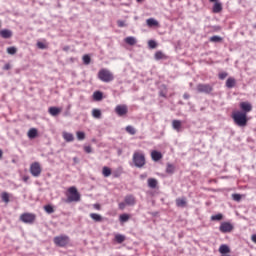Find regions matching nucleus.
<instances>
[{
  "label": "nucleus",
  "mask_w": 256,
  "mask_h": 256,
  "mask_svg": "<svg viewBox=\"0 0 256 256\" xmlns=\"http://www.w3.org/2000/svg\"><path fill=\"white\" fill-rule=\"evenodd\" d=\"M68 197L66 200V203H73L81 201V194H79V191H77V188L75 186H72L68 189Z\"/></svg>",
  "instance_id": "1"
},
{
  "label": "nucleus",
  "mask_w": 256,
  "mask_h": 256,
  "mask_svg": "<svg viewBox=\"0 0 256 256\" xmlns=\"http://www.w3.org/2000/svg\"><path fill=\"white\" fill-rule=\"evenodd\" d=\"M232 118L238 127H245L247 125V114L243 112H236Z\"/></svg>",
  "instance_id": "2"
},
{
  "label": "nucleus",
  "mask_w": 256,
  "mask_h": 256,
  "mask_svg": "<svg viewBox=\"0 0 256 256\" xmlns=\"http://www.w3.org/2000/svg\"><path fill=\"white\" fill-rule=\"evenodd\" d=\"M98 79L100 81H103V83H111L113 79H115V76H113V73L107 69H101L98 72Z\"/></svg>",
  "instance_id": "3"
},
{
  "label": "nucleus",
  "mask_w": 256,
  "mask_h": 256,
  "mask_svg": "<svg viewBox=\"0 0 256 256\" xmlns=\"http://www.w3.org/2000/svg\"><path fill=\"white\" fill-rule=\"evenodd\" d=\"M132 160L135 167L138 169H141V167H143L146 163L145 154L143 152H134Z\"/></svg>",
  "instance_id": "4"
},
{
  "label": "nucleus",
  "mask_w": 256,
  "mask_h": 256,
  "mask_svg": "<svg viewBox=\"0 0 256 256\" xmlns=\"http://www.w3.org/2000/svg\"><path fill=\"white\" fill-rule=\"evenodd\" d=\"M196 89L198 93H204L205 95L213 92V86L211 84H198Z\"/></svg>",
  "instance_id": "5"
},
{
  "label": "nucleus",
  "mask_w": 256,
  "mask_h": 256,
  "mask_svg": "<svg viewBox=\"0 0 256 256\" xmlns=\"http://www.w3.org/2000/svg\"><path fill=\"white\" fill-rule=\"evenodd\" d=\"M54 243L58 247H65V245H67L69 243V236H65V235L56 236L54 238Z\"/></svg>",
  "instance_id": "6"
},
{
  "label": "nucleus",
  "mask_w": 256,
  "mask_h": 256,
  "mask_svg": "<svg viewBox=\"0 0 256 256\" xmlns=\"http://www.w3.org/2000/svg\"><path fill=\"white\" fill-rule=\"evenodd\" d=\"M115 113L118 115V117H125V115L129 113V108L125 104L117 105L115 107Z\"/></svg>",
  "instance_id": "7"
},
{
  "label": "nucleus",
  "mask_w": 256,
  "mask_h": 256,
  "mask_svg": "<svg viewBox=\"0 0 256 256\" xmlns=\"http://www.w3.org/2000/svg\"><path fill=\"white\" fill-rule=\"evenodd\" d=\"M30 173L33 177H39V175H41V164H39V162L32 163Z\"/></svg>",
  "instance_id": "8"
},
{
  "label": "nucleus",
  "mask_w": 256,
  "mask_h": 256,
  "mask_svg": "<svg viewBox=\"0 0 256 256\" xmlns=\"http://www.w3.org/2000/svg\"><path fill=\"white\" fill-rule=\"evenodd\" d=\"M20 220L22 221V223H27L31 225V223H34L35 221V214L24 213L20 216Z\"/></svg>",
  "instance_id": "9"
},
{
  "label": "nucleus",
  "mask_w": 256,
  "mask_h": 256,
  "mask_svg": "<svg viewBox=\"0 0 256 256\" xmlns=\"http://www.w3.org/2000/svg\"><path fill=\"white\" fill-rule=\"evenodd\" d=\"M219 231L221 233H231L233 231V224L229 222H222L219 226Z\"/></svg>",
  "instance_id": "10"
},
{
  "label": "nucleus",
  "mask_w": 256,
  "mask_h": 256,
  "mask_svg": "<svg viewBox=\"0 0 256 256\" xmlns=\"http://www.w3.org/2000/svg\"><path fill=\"white\" fill-rule=\"evenodd\" d=\"M240 109L243 110L242 113H245L247 115V113L253 110V106L249 102H242L240 103Z\"/></svg>",
  "instance_id": "11"
},
{
  "label": "nucleus",
  "mask_w": 256,
  "mask_h": 256,
  "mask_svg": "<svg viewBox=\"0 0 256 256\" xmlns=\"http://www.w3.org/2000/svg\"><path fill=\"white\" fill-rule=\"evenodd\" d=\"M62 137L66 143H73V141H75V136L69 132H63Z\"/></svg>",
  "instance_id": "12"
},
{
  "label": "nucleus",
  "mask_w": 256,
  "mask_h": 256,
  "mask_svg": "<svg viewBox=\"0 0 256 256\" xmlns=\"http://www.w3.org/2000/svg\"><path fill=\"white\" fill-rule=\"evenodd\" d=\"M0 36L2 39H11V37H13V32L9 29H3L0 31Z\"/></svg>",
  "instance_id": "13"
},
{
  "label": "nucleus",
  "mask_w": 256,
  "mask_h": 256,
  "mask_svg": "<svg viewBox=\"0 0 256 256\" xmlns=\"http://www.w3.org/2000/svg\"><path fill=\"white\" fill-rule=\"evenodd\" d=\"M151 158H152V161H161V159H163V154H161V152L157 151V150H153L151 152Z\"/></svg>",
  "instance_id": "14"
},
{
  "label": "nucleus",
  "mask_w": 256,
  "mask_h": 256,
  "mask_svg": "<svg viewBox=\"0 0 256 256\" xmlns=\"http://www.w3.org/2000/svg\"><path fill=\"white\" fill-rule=\"evenodd\" d=\"M223 11V4L221 2H215L212 7V13H221Z\"/></svg>",
  "instance_id": "15"
},
{
  "label": "nucleus",
  "mask_w": 256,
  "mask_h": 256,
  "mask_svg": "<svg viewBox=\"0 0 256 256\" xmlns=\"http://www.w3.org/2000/svg\"><path fill=\"white\" fill-rule=\"evenodd\" d=\"M125 203L131 207L135 205V196L134 195H127L124 199Z\"/></svg>",
  "instance_id": "16"
},
{
  "label": "nucleus",
  "mask_w": 256,
  "mask_h": 256,
  "mask_svg": "<svg viewBox=\"0 0 256 256\" xmlns=\"http://www.w3.org/2000/svg\"><path fill=\"white\" fill-rule=\"evenodd\" d=\"M237 83V81L235 80V78L233 77H229L227 80H226V87L228 89H233V87H235V84Z\"/></svg>",
  "instance_id": "17"
},
{
  "label": "nucleus",
  "mask_w": 256,
  "mask_h": 256,
  "mask_svg": "<svg viewBox=\"0 0 256 256\" xmlns=\"http://www.w3.org/2000/svg\"><path fill=\"white\" fill-rule=\"evenodd\" d=\"M219 253L222 255H227V253H231V248H229L226 244H222L219 247Z\"/></svg>",
  "instance_id": "18"
},
{
  "label": "nucleus",
  "mask_w": 256,
  "mask_h": 256,
  "mask_svg": "<svg viewBox=\"0 0 256 256\" xmlns=\"http://www.w3.org/2000/svg\"><path fill=\"white\" fill-rule=\"evenodd\" d=\"M48 113H50L52 117H57V115L61 113V109L57 107H50Z\"/></svg>",
  "instance_id": "19"
},
{
  "label": "nucleus",
  "mask_w": 256,
  "mask_h": 256,
  "mask_svg": "<svg viewBox=\"0 0 256 256\" xmlns=\"http://www.w3.org/2000/svg\"><path fill=\"white\" fill-rule=\"evenodd\" d=\"M146 25L148 27H157V25H159V22L154 18H148L146 20Z\"/></svg>",
  "instance_id": "20"
},
{
  "label": "nucleus",
  "mask_w": 256,
  "mask_h": 256,
  "mask_svg": "<svg viewBox=\"0 0 256 256\" xmlns=\"http://www.w3.org/2000/svg\"><path fill=\"white\" fill-rule=\"evenodd\" d=\"M91 219L95 221L96 223H101L103 221V216L97 213H91L90 214Z\"/></svg>",
  "instance_id": "21"
},
{
  "label": "nucleus",
  "mask_w": 256,
  "mask_h": 256,
  "mask_svg": "<svg viewBox=\"0 0 256 256\" xmlns=\"http://www.w3.org/2000/svg\"><path fill=\"white\" fill-rule=\"evenodd\" d=\"M124 41H125V43H127V45H131V46H133L137 43V39L133 36L126 37Z\"/></svg>",
  "instance_id": "22"
},
{
  "label": "nucleus",
  "mask_w": 256,
  "mask_h": 256,
  "mask_svg": "<svg viewBox=\"0 0 256 256\" xmlns=\"http://www.w3.org/2000/svg\"><path fill=\"white\" fill-rule=\"evenodd\" d=\"M93 99H94V101H102L103 100V92L95 91L93 93Z\"/></svg>",
  "instance_id": "23"
},
{
  "label": "nucleus",
  "mask_w": 256,
  "mask_h": 256,
  "mask_svg": "<svg viewBox=\"0 0 256 256\" xmlns=\"http://www.w3.org/2000/svg\"><path fill=\"white\" fill-rule=\"evenodd\" d=\"M148 187H150V189H156L157 188V179L149 178L148 179Z\"/></svg>",
  "instance_id": "24"
},
{
  "label": "nucleus",
  "mask_w": 256,
  "mask_h": 256,
  "mask_svg": "<svg viewBox=\"0 0 256 256\" xmlns=\"http://www.w3.org/2000/svg\"><path fill=\"white\" fill-rule=\"evenodd\" d=\"M176 205L177 207H185V205H187V199L186 198L176 199Z\"/></svg>",
  "instance_id": "25"
},
{
  "label": "nucleus",
  "mask_w": 256,
  "mask_h": 256,
  "mask_svg": "<svg viewBox=\"0 0 256 256\" xmlns=\"http://www.w3.org/2000/svg\"><path fill=\"white\" fill-rule=\"evenodd\" d=\"M102 175L104 177H111V168L107 167V166H104L102 168Z\"/></svg>",
  "instance_id": "26"
},
{
  "label": "nucleus",
  "mask_w": 256,
  "mask_h": 256,
  "mask_svg": "<svg viewBox=\"0 0 256 256\" xmlns=\"http://www.w3.org/2000/svg\"><path fill=\"white\" fill-rule=\"evenodd\" d=\"M92 116L94 117V119H101V110L94 108L92 110Z\"/></svg>",
  "instance_id": "27"
},
{
  "label": "nucleus",
  "mask_w": 256,
  "mask_h": 256,
  "mask_svg": "<svg viewBox=\"0 0 256 256\" xmlns=\"http://www.w3.org/2000/svg\"><path fill=\"white\" fill-rule=\"evenodd\" d=\"M28 137H29V139H35V137H37V129L31 128L28 131Z\"/></svg>",
  "instance_id": "28"
},
{
  "label": "nucleus",
  "mask_w": 256,
  "mask_h": 256,
  "mask_svg": "<svg viewBox=\"0 0 256 256\" xmlns=\"http://www.w3.org/2000/svg\"><path fill=\"white\" fill-rule=\"evenodd\" d=\"M173 129L179 131L181 129V121L180 120H173L172 122Z\"/></svg>",
  "instance_id": "29"
},
{
  "label": "nucleus",
  "mask_w": 256,
  "mask_h": 256,
  "mask_svg": "<svg viewBox=\"0 0 256 256\" xmlns=\"http://www.w3.org/2000/svg\"><path fill=\"white\" fill-rule=\"evenodd\" d=\"M126 132H128L129 135H135L137 133V129L131 125H128L126 126Z\"/></svg>",
  "instance_id": "30"
},
{
  "label": "nucleus",
  "mask_w": 256,
  "mask_h": 256,
  "mask_svg": "<svg viewBox=\"0 0 256 256\" xmlns=\"http://www.w3.org/2000/svg\"><path fill=\"white\" fill-rule=\"evenodd\" d=\"M166 173L173 175L175 173V166L173 164H167Z\"/></svg>",
  "instance_id": "31"
},
{
  "label": "nucleus",
  "mask_w": 256,
  "mask_h": 256,
  "mask_svg": "<svg viewBox=\"0 0 256 256\" xmlns=\"http://www.w3.org/2000/svg\"><path fill=\"white\" fill-rule=\"evenodd\" d=\"M115 241L119 244L123 243L125 241V236L122 234H116L115 235Z\"/></svg>",
  "instance_id": "32"
},
{
  "label": "nucleus",
  "mask_w": 256,
  "mask_h": 256,
  "mask_svg": "<svg viewBox=\"0 0 256 256\" xmlns=\"http://www.w3.org/2000/svg\"><path fill=\"white\" fill-rule=\"evenodd\" d=\"M44 211H46V213H48L49 215H51V213H55V209H53V206L49 204L44 206Z\"/></svg>",
  "instance_id": "33"
},
{
  "label": "nucleus",
  "mask_w": 256,
  "mask_h": 256,
  "mask_svg": "<svg viewBox=\"0 0 256 256\" xmlns=\"http://www.w3.org/2000/svg\"><path fill=\"white\" fill-rule=\"evenodd\" d=\"M223 219V214L218 213L211 216V221H221Z\"/></svg>",
  "instance_id": "34"
},
{
  "label": "nucleus",
  "mask_w": 256,
  "mask_h": 256,
  "mask_svg": "<svg viewBox=\"0 0 256 256\" xmlns=\"http://www.w3.org/2000/svg\"><path fill=\"white\" fill-rule=\"evenodd\" d=\"M210 41L211 43H220V41H223V38L220 36H212L210 37Z\"/></svg>",
  "instance_id": "35"
},
{
  "label": "nucleus",
  "mask_w": 256,
  "mask_h": 256,
  "mask_svg": "<svg viewBox=\"0 0 256 256\" xmlns=\"http://www.w3.org/2000/svg\"><path fill=\"white\" fill-rule=\"evenodd\" d=\"M8 55H15L17 53V48L15 46H11L7 48Z\"/></svg>",
  "instance_id": "36"
},
{
  "label": "nucleus",
  "mask_w": 256,
  "mask_h": 256,
  "mask_svg": "<svg viewBox=\"0 0 256 256\" xmlns=\"http://www.w3.org/2000/svg\"><path fill=\"white\" fill-rule=\"evenodd\" d=\"M76 136H77L78 141H83L85 139V132L78 131L76 133Z\"/></svg>",
  "instance_id": "37"
},
{
  "label": "nucleus",
  "mask_w": 256,
  "mask_h": 256,
  "mask_svg": "<svg viewBox=\"0 0 256 256\" xmlns=\"http://www.w3.org/2000/svg\"><path fill=\"white\" fill-rule=\"evenodd\" d=\"M120 221L121 223H127V221H129V214H121Z\"/></svg>",
  "instance_id": "38"
},
{
  "label": "nucleus",
  "mask_w": 256,
  "mask_h": 256,
  "mask_svg": "<svg viewBox=\"0 0 256 256\" xmlns=\"http://www.w3.org/2000/svg\"><path fill=\"white\" fill-rule=\"evenodd\" d=\"M83 63H84V65H89V63H91V56H89L88 54L84 55Z\"/></svg>",
  "instance_id": "39"
},
{
  "label": "nucleus",
  "mask_w": 256,
  "mask_h": 256,
  "mask_svg": "<svg viewBox=\"0 0 256 256\" xmlns=\"http://www.w3.org/2000/svg\"><path fill=\"white\" fill-rule=\"evenodd\" d=\"M228 76H229V73H227V72H220V73L218 74V78H219L221 81H223L224 79H227Z\"/></svg>",
  "instance_id": "40"
},
{
  "label": "nucleus",
  "mask_w": 256,
  "mask_h": 256,
  "mask_svg": "<svg viewBox=\"0 0 256 256\" xmlns=\"http://www.w3.org/2000/svg\"><path fill=\"white\" fill-rule=\"evenodd\" d=\"M1 197H2V201H4V203H9V193L3 192Z\"/></svg>",
  "instance_id": "41"
},
{
  "label": "nucleus",
  "mask_w": 256,
  "mask_h": 256,
  "mask_svg": "<svg viewBox=\"0 0 256 256\" xmlns=\"http://www.w3.org/2000/svg\"><path fill=\"white\" fill-rule=\"evenodd\" d=\"M163 57H165V55L163 54V52L158 51L155 53V59L156 61H160V59H163Z\"/></svg>",
  "instance_id": "42"
},
{
  "label": "nucleus",
  "mask_w": 256,
  "mask_h": 256,
  "mask_svg": "<svg viewBox=\"0 0 256 256\" xmlns=\"http://www.w3.org/2000/svg\"><path fill=\"white\" fill-rule=\"evenodd\" d=\"M148 47H150V49H155V47H157V42H155L154 40H149Z\"/></svg>",
  "instance_id": "43"
},
{
  "label": "nucleus",
  "mask_w": 256,
  "mask_h": 256,
  "mask_svg": "<svg viewBox=\"0 0 256 256\" xmlns=\"http://www.w3.org/2000/svg\"><path fill=\"white\" fill-rule=\"evenodd\" d=\"M232 199L239 203V201H241V194H232Z\"/></svg>",
  "instance_id": "44"
},
{
  "label": "nucleus",
  "mask_w": 256,
  "mask_h": 256,
  "mask_svg": "<svg viewBox=\"0 0 256 256\" xmlns=\"http://www.w3.org/2000/svg\"><path fill=\"white\" fill-rule=\"evenodd\" d=\"M117 25H118V27H127V24L123 20H118Z\"/></svg>",
  "instance_id": "45"
},
{
  "label": "nucleus",
  "mask_w": 256,
  "mask_h": 256,
  "mask_svg": "<svg viewBox=\"0 0 256 256\" xmlns=\"http://www.w3.org/2000/svg\"><path fill=\"white\" fill-rule=\"evenodd\" d=\"M84 151L85 153H93V149L91 148V146H84Z\"/></svg>",
  "instance_id": "46"
},
{
  "label": "nucleus",
  "mask_w": 256,
  "mask_h": 256,
  "mask_svg": "<svg viewBox=\"0 0 256 256\" xmlns=\"http://www.w3.org/2000/svg\"><path fill=\"white\" fill-rule=\"evenodd\" d=\"M38 49H45V44L43 42H37Z\"/></svg>",
  "instance_id": "47"
},
{
  "label": "nucleus",
  "mask_w": 256,
  "mask_h": 256,
  "mask_svg": "<svg viewBox=\"0 0 256 256\" xmlns=\"http://www.w3.org/2000/svg\"><path fill=\"white\" fill-rule=\"evenodd\" d=\"M3 69H4V71H9V69H11V64H9V63L5 64Z\"/></svg>",
  "instance_id": "48"
},
{
  "label": "nucleus",
  "mask_w": 256,
  "mask_h": 256,
  "mask_svg": "<svg viewBox=\"0 0 256 256\" xmlns=\"http://www.w3.org/2000/svg\"><path fill=\"white\" fill-rule=\"evenodd\" d=\"M119 209H125V203H123V202L120 203V204H119Z\"/></svg>",
  "instance_id": "49"
},
{
  "label": "nucleus",
  "mask_w": 256,
  "mask_h": 256,
  "mask_svg": "<svg viewBox=\"0 0 256 256\" xmlns=\"http://www.w3.org/2000/svg\"><path fill=\"white\" fill-rule=\"evenodd\" d=\"M251 239H252L253 243H256V234H253Z\"/></svg>",
  "instance_id": "50"
},
{
  "label": "nucleus",
  "mask_w": 256,
  "mask_h": 256,
  "mask_svg": "<svg viewBox=\"0 0 256 256\" xmlns=\"http://www.w3.org/2000/svg\"><path fill=\"white\" fill-rule=\"evenodd\" d=\"M189 94H187V93H185L184 95H183V99H189Z\"/></svg>",
  "instance_id": "51"
},
{
  "label": "nucleus",
  "mask_w": 256,
  "mask_h": 256,
  "mask_svg": "<svg viewBox=\"0 0 256 256\" xmlns=\"http://www.w3.org/2000/svg\"><path fill=\"white\" fill-rule=\"evenodd\" d=\"M160 97H166V94H165V92H163V91H160Z\"/></svg>",
  "instance_id": "52"
},
{
  "label": "nucleus",
  "mask_w": 256,
  "mask_h": 256,
  "mask_svg": "<svg viewBox=\"0 0 256 256\" xmlns=\"http://www.w3.org/2000/svg\"><path fill=\"white\" fill-rule=\"evenodd\" d=\"M140 177H141L142 179H146V178H147V174H142Z\"/></svg>",
  "instance_id": "53"
},
{
  "label": "nucleus",
  "mask_w": 256,
  "mask_h": 256,
  "mask_svg": "<svg viewBox=\"0 0 256 256\" xmlns=\"http://www.w3.org/2000/svg\"><path fill=\"white\" fill-rule=\"evenodd\" d=\"M3 157V150L0 149V159Z\"/></svg>",
  "instance_id": "54"
},
{
  "label": "nucleus",
  "mask_w": 256,
  "mask_h": 256,
  "mask_svg": "<svg viewBox=\"0 0 256 256\" xmlns=\"http://www.w3.org/2000/svg\"><path fill=\"white\" fill-rule=\"evenodd\" d=\"M210 3H217L218 1L217 0H209Z\"/></svg>",
  "instance_id": "55"
},
{
  "label": "nucleus",
  "mask_w": 256,
  "mask_h": 256,
  "mask_svg": "<svg viewBox=\"0 0 256 256\" xmlns=\"http://www.w3.org/2000/svg\"><path fill=\"white\" fill-rule=\"evenodd\" d=\"M94 207H95V209H99V205L98 204L94 205Z\"/></svg>",
  "instance_id": "56"
},
{
  "label": "nucleus",
  "mask_w": 256,
  "mask_h": 256,
  "mask_svg": "<svg viewBox=\"0 0 256 256\" xmlns=\"http://www.w3.org/2000/svg\"><path fill=\"white\" fill-rule=\"evenodd\" d=\"M137 1V3H141V1H143V0H136Z\"/></svg>",
  "instance_id": "57"
},
{
  "label": "nucleus",
  "mask_w": 256,
  "mask_h": 256,
  "mask_svg": "<svg viewBox=\"0 0 256 256\" xmlns=\"http://www.w3.org/2000/svg\"><path fill=\"white\" fill-rule=\"evenodd\" d=\"M74 161H77V158H74Z\"/></svg>",
  "instance_id": "58"
},
{
  "label": "nucleus",
  "mask_w": 256,
  "mask_h": 256,
  "mask_svg": "<svg viewBox=\"0 0 256 256\" xmlns=\"http://www.w3.org/2000/svg\"><path fill=\"white\" fill-rule=\"evenodd\" d=\"M27 180V178H24V181H26Z\"/></svg>",
  "instance_id": "59"
}]
</instances>
